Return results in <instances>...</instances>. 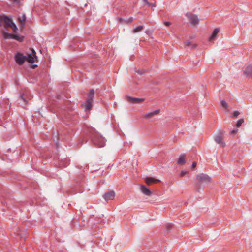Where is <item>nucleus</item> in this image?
I'll return each mask as SVG.
<instances>
[{
	"instance_id": "nucleus-33",
	"label": "nucleus",
	"mask_w": 252,
	"mask_h": 252,
	"mask_svg": "<svg viewBox=\"0 0 252 252\" xmlns=\"http://www.w3.org/2000/svg\"><path fill=\"white\" fill-rule=\"evenodd\" d=\"M36 66H37V65H33V68H35Z\"/></svg>"
},
{
	"instance_id": "nucleus-21",
	"label": "nucleus",
	"mask_w": 252,
	"mask_h": 252,
	"mask_svg": "<svg viewBox=\"0 0 252 252\" xmlns=\"http://www.w3.org/2000/svg\"><path fill=\"white\" fill-rule=\"evenodd\" d=\"M14 36H15V37H13V39H15L17 41H20V42H22L23 41V37H20L18 35H14Z\"/></svg>"
},
{
	"instance_id": "nucleus-28",
	"label": "nucleus",
	"mask_w": 252,
	"mask_h": 252,
	"mask_svg": "<svg viewBox=\"0 0 252 252\" xmlns=\"http://www.w3.org/2000/svg\"><path fill=\"white\" fill-rule=\"evenodd\" d=\"M196 162L195 161H194L192 164V165H191V167L193 168V169H194L196 166Z\"/></svg>"
},
{
	"instance_id": "nucleus-5",
	"label": "nucleus",
	"mask_w": 252,
	"mask_h": 252,
	"mask_svg": "<svg viewBox=\"0 0 252 252\" xmlns=\"http://www.w3.org/2000/svg\"><path fill=\"white\" fill-rule=\"evenodd\" d=\"M196 179L199 183H208L211 182V177L205 174H200L196 177Z\"/></svg>"
},
{
	"instance_id": "nucleus-27",
	"label": "nucleus",
	"mask_w": 252,
	"mask_h": 252,
	"mask_svg": "<svg viewBox=\"0 0 252 252\" xmlns=\"http://www.w3.org/2000/svg\"><path fill=\"white\" fill-rule=\"evenodd\" d=\"M133 21V18L131 17L129 19H128L127 20H126V22L127 23H130Z\"/></svg>"
},
{
	"instance_id": "nucleus-4",
	"label": "nucleus",
	"mask_w": 252,
	"mask_h": 252,
	"mask_svg": "<svg viewBox=\"0 0 252 252\" xmlns=\"http://www.w3.org/2000/svg\"><path fill=\"white\" fill-rule=\"evenodd\" d=\"M93 142L99 147H103L105 144V140L102 136L96 134L93 138Z\"/></svg>"
},
{
	"instance_id": "nucleus-30",
	"label": "nucleus",
	"mask_w": 252,
	"mask_h": 252,
	"mask_svg": "<svg viewBox=\"0 0 252 252\" xmlns=\"http://www.w3.org/2000/svg\"><path fill=\"white\" fill-rule=\"evenodd\" d=\"M137 72L140 75H142L144 73L145 71L144 70H138Z\"/></svg>"
},
{
	"instance_id": "nucleus-34",
	"label": "nucleus",
	"mask_w": 252,
	"mask_h": 252,
	"mask_svg": "<svg viewBox=\"0 0 252 252\" xmlns=\"http://www.w3.org/2000/svg\"><path fill=\"white\" fill-rule=\"evenodd\" d=\"M22 98L25 101V99L23 98V96H21Z\"/></svg>"
},
{
	"instance_id": "nucleus-11",
	"label": "nucleus",
	"mask_w": 252,
	"mask_h": 252,
	"mask_svg": "<svg viewBox=\"0 0 252 252\" xmlns=\"http://www.w3.org/2000/svg\"><path fill=\"white\" fill-rule=\"evenodd\" d=\"M159 113V110H156L152 112H150L145 113L143 117L145 119H149L152 118L154 115H158Z\"/></svg>"
},
{
	"instance_id": "nucleus-12",
	"label": "nucleus",
	"mask_w": 252,
	"mask_h": 252,
	"mask_svg": "<svg viewBox=\"0 0 252 252\" xmlns=\"http://www.w3.org/2000/svg\"><path fill=\"white\" fill-rule=\"evenodd\" d=\"M26 17L24 14H22L18 16V20L21 27L25 26Z\"/></svg>"
},
{
	"instance_id": "nucleus-3",
	"label": "nucleus",
	"mask_w": 252,
	"mask_h": 252,
	"mask_svg": "<svg viewBox=\"0 0 252 252\" xmlns=\"http://www.w3.org/2000/svg\"><path fill=\"white\" fill-rule=\"evenodd\" d=\"M223 134L224 132L223 131H220L214 137L215 141L222 148H224L226 146V143L223 141Z\"/></svg>"
},
{
	"instance_id": "nucleus-17",
	"label": "nucleus",
	"mask_w": 252,
	"mask_h": 252,
	"mask_svg": "<svg viewBox=\"0 0 252 252\" xmlns=\"http://www.w3.org/2000/svg\"><path fill=\"white\" fill-rule=\"evenodd\" d=\"M1 33L4 38L6 39H13V37H15L14 36V34L11 33H8L4 30L1 32Z\"/></svg>"
},
{
	"instance_id": "nucleus-8",
	"label": "nucleus",
	"mask_w": 252,
	"mask_h": 252,
	"mask_svg": "<svg viewBox=\"0 0 252 252\" xmlns=\"http://www.w3.org/2000/svg\"><path fill=\"white\" fill-rule=\"evenodd\" d=\"M187 16L192 25H195L199 23V19L196 15L188 13Z\"/></svg>"
},
{
	"instance_id": "nucleus-31",
	"label": "nucleus",
	"mask_w": 252,
	"mask_h": 252,
	"mask_svg": "<svg viewBox=\"0 0 252 252\" xmlns=\"http://www.w3.org/2000/svg\"><path fill=\"white\" fill-rule=\"evenodd\" d=\"M237 131H238V130H237V129L236 130H232L230 132V133L231 134H235V133H236L237 132Z\"/></svg>"
},
{
	"instance_id": "nucleus-19",
	"label": "nucleus",
	"mask_w": 252,
	"mask_h": 252,
	"mask_svg": "<svg viewBox=\"0 0 252 252\" xmlns=\"http://www.w3.org/2000/svg\"><path fill=\"white\" fill-rule=\"evenodd\" d=\"M143 30V26L142 25L139 26L135 28H134L132 30V32L134 33H136L138 32H139Z\"/></svg>"
},
{
	"instance_id": "nucleus-10",
	"label": "nucleus",
	"mask_w": 252,
	"mask_h": 252,
	"mask_svg": "<svg viewBox=\"0 0 252 252\" xmlns=\"http://www.w3.org/2000/svg\"><path fill=\"white\" fill-rule=\"evenodd\" d=\"M115 196V193L113 191H110L108 192L105 193L103 195L104 199L108 201L110 200H113L114 199Z\"/></svg>"
},
{
	"instance_id": "nucleus-15",
	"label": "nucleus",
	"mask_w": 252,
	"mask_h": 252,
	"mask_svg": "<svg viewBox=\"0 0 252 252\" xmlns=\"http://www.w3.org/2000/svg\"><path fill=\"white\" fill-rule=\"evenodd\" d=\"M140 190L144 194L147 196H150L151 195V191L144 185L140 186Z\"/></svg>"
},
{
	"instance_id": "nucleus-29",
	"label": "nucleus",
	"mask_w": 252,
	"mask_h": 252,
	"mask_svg": "<svg viewBox=\"0 0 252 252\" xmlns=\"http://www.w3.org/2000/svg\"><path fill=\"white\" fill-rule=\"evenodd\" d=\"M164 24L166 26H170V25H171V23L170 22H167V21H166V22H165L164 23Z\"/></svg>"
},
{
	"instance_id": "nucleus-13",
	"label": "nucleus",
	"mask_w": 252,
	"mask_h": 252,
	"mask_svg": "<svg viewBox=\"0 0 252 252\" xmlns=\"http://www.w3.org/2000/svg\"><path fill=\"white\" fill-rule=\"evenodd\" d=\"M145 181L147 185H150L153 183L159 182L160 181L152 177H147L145 178Z\"/></svg>"
},
{
	"instance_id": "nucleus-14",
	"label": "nucleus",
	"mask_w": 252,
	"mask_h": 252,
	"mask_svg": "<svg viewBox=\"0 0 252 252\" xmlns=\"http://www.w3.org/2000/svg\"><path fill=\"white\" fill-rule=\"evenodd\" d=\"M244 74L248 77H252V65L248 66L244 71Z\"/></svg>"
},
{
	"instance_id": "nucleus-20",
	"label": "nucleus",
	"mask_w": 252,
	"mask_h": 252,
	"mask_svg": "<svg viewBox=\"0 0 252 252\" xmlns=\"http://www.w3.org/2000/svg\"><path fill=\"white\" fill-rule=\"evenodd\" d=\"M190 45H192L193 48H195L196 47V45L195 44H191V42H186L185 43V46H189Z\"/></svg>"
},
{
	"instance_id": "nucleus-6",
	"label": "nucleus",
	"mask_w": 252,
	"mask_h": 252,
	"mask_svg": "<svg viewBox=\"0 0 252 252\" xmlns=\"http://www.w3.org/2000/svg\"><path fill=\"white\" fill-rule=\"evenodd\" d=\"M26 56L21 53H17L15 55V60L17 64L22 65L26 61Z\"/></svg>"
},
{
	"instance_id": "nucleus-25",
	"label": "nucleus",
	"mask_w": 252,
	"mask_h": 252,
	"mask_svg": "<svg viewBox=\"0 0 252 252\" xmlns=\"http://www.w3.org/2000/svg\"><path fill=\"white\" fill-rule=\"evenodd\" d=\"M239 114H240V113L238 111H235L234 112L233 116L234 117H236Z\"/></svg>"
},
{
	"instance_id": "nucleus-7",
	"label": "nucleus",
	"mask_w": 252,
	"mask_h": 252,
	"mask_svg": "<svg viewBox=\"0 0 252 252\" xmlns=\"http://www.w3.org/2000/svg\"><path fill=\"white\" fill-rule=\"evenodd\" d=\"M32 54H28L26 56V61H27L29 63H33L34 62L35 59L37 58L35 51L34 49L32 50Z\"/></svg>"
},
{
	"instance_id": "nucleus-22",
	"label": "nucleus",
	"mask_w": 252,
	"mask_h": 252,
	"mask_svg": "<svg viewBox=\"0 0 252 252\" xmlns=\"http://www.w3.org/2000/svg\"><path fill=\"white\" fill-rule=\"evenodd\" d=\"M243 122H244V120L243 119H239L237 122L236 126L238 127H240Z\"/></svg>"
},
{
	"instance_id": "nucleus-26",
	"label": "nucleus",
	"mask_w": 252,
	"mask_h": 252,
	"mask_svg": "<svg viewBox=\"0 0 252 252\" xmlns=\"http://www.w3.org/2000/svg\"><path fill=\"white\" fill-rule=\"evenodd\" d=\"M143 0V1H144V2H145V3H146L147 5H148V6H155V5H154V4H151L149 3L148 2L147 0Z\"/></svg>"
},
{
	"instance_id": "nucleus-9",
	"label": "nucleus",
	"mask_w": 252,
	"mask_h": 252,
	"mask_svg": "<svg viewBox=\"0 0 252 252\" xmlns=\"http://www.w3.org/2000/svg\"><path fill=\"white\" fill-rule=\"evenodd\" d=\"M126 100L128 102L133 104L140 103L144 101V98H138L130 96H127L126 98Z\"/></svg>"
},
{
	"instance_id": "nucleus-16",
	"label": "nucleus",
	"mask_w": 252,
	"mask_h": 252,
	"mask_svg": "<svg viewBox=\"0 0 252 252\" xmlns=\"http://www.w3.org/2000/svg\"><path fill=\"white\" fill-rule=\"evenodd\" d=\"M185 157L186 155L185 154H183L179 157L177 161V163L179 165H183L186 163V160Z\"/></svg>"
},
{
	"instance_id": "nucleus-24",
	"label": "nucleus",
	"mask_w": 252,
	"mask_h": 252,
	"mask_svg": "<svg viewBox=\"0 0 252 252\" xmlns=\"http://www.w3.org/2000/svg\"><path fill=\"white\" fill-rule=\"evenodd\" d=\"M188 172L185 170H182L180 173V177H182L184 176L185 175L187 174Z\"/></svg>"
},
{
	"instance_id": "nucleus-32",
	"label": "nucleus",
	"mask_w": 252,
	"mask_h": 252,
	"mask_svg": "<svg viewBox=\"0 0 252 252\" xmlns=\"http://www.w3.org/2000/svg\"><path fill=\"white\" fill-rule=\"evenodd\" d=\"M17 0H11V1H12L14 2H16L17 1Z\"/></svg>"
},
{
	"instance_id": "nucleus-2",
	"label": "nucleus",
	"mask_w": 252,
	"mask_h": 252,
	"mask_svg": "<svg viewBox=\"0 0 252 252\" xmlns=\"http://www.w3.org/2000/svg\"><path fill=\"white\" fill-rule=\"evenodd\" d=\"M94 96V91L93 90H90L88 94L86 103L84 104V107L86 110L89 111L92 107L93 99Z\"/></svg>"
},
{
	"instance_id": "nucleus-1",
	"label": "nucleus",
	"mask_w": 252,
	"mask_h": 252,
	"mask_svg": "<svg viewBox=\"0 0 252 252\" xmlns=\"http://www.w3.org/2000/svg\"><path fill=\"white\" fill-rule=\"evenodd\" d=\"M5 28H10L14 32H17L18 29L12 20L5 15H0V27Z\"/></svg>"
},
{
	"instance_id": "nucleus-23",
	"label": "nucleus",
	"mask_w": 252,
	"mask_h": 252,
	"mask_svg": "<svg viewBox=\"0 0 252 252\" xmlns=\"http://www.w3.org/2000/svg\"><path fill=\"white\" fill-rule=\"evenodd\" d=\"M221 103V106L223 107V108H227V107H228V104L224 100H222L220 102Z\"/></svg>"
},
{
	"instance_id": "nucleus-18",
	"label": "nucleus",
	"mask_w": 252,
	"mask_h": 252,
	"mask_svg": "<svg viewBox=\"0 0 252 252\" xmlns=\"http://www.w3.org/2000/svg\"><path fill=\"white\" fill-rule=\"evenodd\" d=\"M219 28H216L214 30L213 32V33L211 36V37H210V39L209 40H213L216 36V35H217V34L219 32Z\"/></svg>"
}]
</instances>
